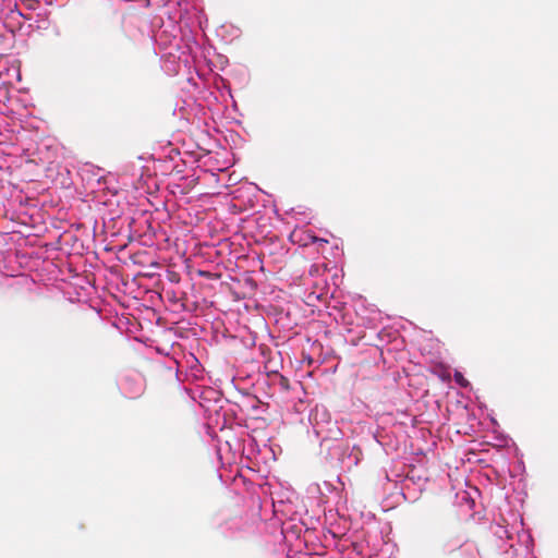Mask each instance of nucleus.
Here are the masks:
<instances>
[{"instance_id":"obj_1","label":"nucleus","mask_w":558,"mask_h":558,"mask_svg":"<svg viewBox=\"0 0 558 558\" xmlns=\"http://www.w3.org/2000/svg\"><path fill=\"white\" fill-rule=\"evenodd\" d=\"M453 378H454V381L460 387L466 388L469 386V384H470L469 380L460 372H456Z\"/></svg>"},{"instance_id":"obj_2","label":"nucleus","mask_w":558,"mask_h":558,"mask_svg":"<svg viewBox=\"0 0 558 558\" xmlns=\"http://www.w3.org/2000/svg\"><path fill=\"white\" fill-rule=\"evenodd\" d=\"M120 34H121V36H122V37H123L128 43H131V41H132L131 37L126 34V32H125V29H124V27H123L122 25H121V27H120Z\"/></svg>"},{"instance_id":"obj_3","label":"nucleus","mask_w":558,"mask_h":558,"mask_svg":"<svg viewBox=\"0 0 558 558\" xmlns=\"http://www.w3.org/2000/svg\"><path fill=\"white\" fill-rule=\"evenodd\" d=\"M463 544H464V542L459 541V539L454 543V545L457 546L458 549H460L463 546Z\"/></svg>"}]
</instances>
